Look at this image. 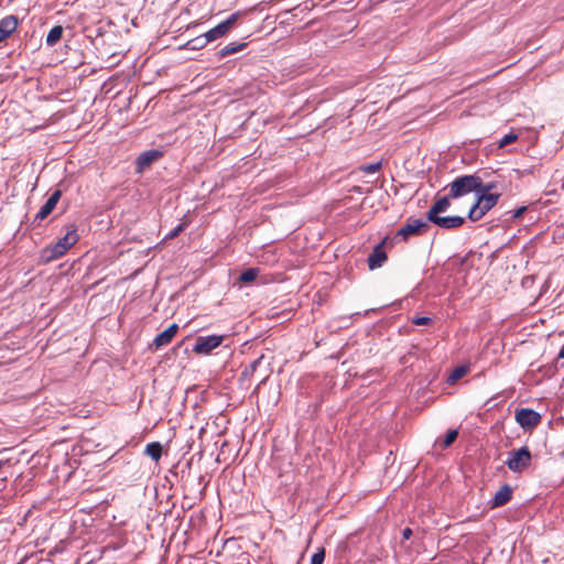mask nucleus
I'll list each match as a JSON object with an SVG mask.
<instances>
[{
	"mask_svg": "<svg viewBox=\"0 0 564 564\" xmlns=\"http://www.w3.org/2000/svg\"><path fill=\"white\" fill-rule=\"evenodd\" d=\"M427 228L429 225L425 220L420 218H409L406 224L398 230L397 235L408 238L410 236L424 232Z\"/></svg>",
	"mask_w": 564,
	"mask_h": 564,
	"instance_id": "0eeeda50",
	"label": "nucleus"
},
{
	"mask_svg": "<svg viewBox=\"0 0 564 564\" xmlns=\"http://www.w3.org/2000/svg\"><path fill=\"white\" fill-rule=\"evenodd\" d=\"M238 18V12L230 14L226 20L207 31L203 36H198L197 41L202 42V44H207L208 42L223 37L234 28Z\"/></svg>",
	"mask_w": 564,
	"mask_h": 564,
	"instance_id": "20e7f679",
	"label": "nucleus"
},
{
	"mask_svg": "<svg viewBox=\"0 0 564 564\" xmlns=\"http://www.w3.org/2000/svg\"><path fill=\"white\" fill-rule=\"evenodd\" d=\"M430 322H431V318L426 317V316L415 317L412 319V323L416 326L427 325Z\"/></svg>",
	"mask_w": 564,
	"mask_h": 564,
	"instance_id": "c756f323",
	"label": "nucleus"
},
{
	"mask_svg": "<svg viewBox=\"0 0 564 564\" xmlns=\"http://www.w3.org/2000/svg\"><path fill=\"white\" fill-rule=\"evenodd\" d=\"M514 419L521 429L532 431L541 423L542 416L532 409L521 408L516 411Z\"/></svg>",
	"mask_w": 564,
	"mask_h": 564,
	"instance_id": "39448f33",
	"label": "nucleus"
},
{
	"mask_svg": "<svg viewBox=\"0 0 564 564\" xmlns=\"http://www.w3.org/2000/svg\"><path fill=\"white\" fill-rule=\"evenodd\" d=\"M324 558H325V553L324 551H318L316 553H314L311 557V564H323L324 562Z\"/></svg>",
	"mask_w": 564,
	"mask_h": 564,
	"instance_id": "c85d7f7f",
	"label": "nucleus"
},
{
	"mask_svg": "<svg viewBox=\"0 0 564 564\" xmlns=\"http://www.w3.org/2000/svg\"><path fill=\"white\" fill-rule=\"evenodd\" d=\"M558 358H563L564 359V345L562 346L560 352H558Z\"/></svg>",
	"mask_w": 564,
	"mask_h": 564,
	"instance_id": "72a5a7b5",
	"label": "nucleus"
},
{
	"mask_svg": "<svg viewBox=\"0 0 564 564\" xmlns=\"http://www.w3.org/2000/svg\"><path fill=\"white\" fill-rule=\"evenodd\" d=\"M246 47V43H229L217 52L219 58H224L228 55L238 53Z\"/></svg>",
	"mask_w": 564,
	"mask_h": 564,
	"instance_id": "a211bd4d",
	"label": "nucleus"
},
{
	"mask_svg": "<svg viewBox=\"0 0 564 564\" xmlns=\"http://www.w3.org/2000/svg\"><path fill=\"white\" fill-rule=\"evenodd\" d=\"M67 250H65V248H63L62 245L55 242L43 250V258L45 259V261H53L64 256Z\"/></svg>",
	"mask_w": 564,
	"mask_h": 564,
	"instance_id": "dca6fc26",
	"label": "nucleus"
},
{
	"mask_svg": "<svg viewBox=\"0 0 564 564\" xmlns=\"http://www.w3.org/2000/svg\"><path fill=\"white\" fill-rule=\"evenodd\" d=\"M480 186V176L478 174H468L456 177L447 185L449 197L452 199L460 198L470 193L477 194Z\"/></svg>",
	"mask_w": 564,
	"mask_h": 564,
	"instance_id": "f257e3e1",
	"label": "nucleus"
},
{
	"mask_svg": "<svg viewBox=\"0 0 564 564\" xmlns=\"http://www.w3.org/2000/svg\"><path fill=\"white\" fill-rule=\"evenodd\" d=\"M381 162H375L367 165L361 166V171L368 174H373L380 171L381 169Z\"/></svg>",
	"mask_w": 564,
	"mask_h": 564,
	"instance_id": "393cba45",
	"label": "nucleus"
},
{
	"mask_svg": "<svg viewBox=\"0 0 564 564\" xmlns=\"http://www.w3.org/2000/svg\"><path fill=\"white\" fill-rule=\"evenodd\" d=\"M411 534H412V531H411V529H410V528H405V529L403 530V538H404V539H409V538L411 536Z\"/></svg>",
	"mask_w": 564,
	"mask_h": 564,
	"instance_id": "473e14b6",
	"label": "nucleus"
},
{
	"mask_svg": "<svg viewBox=\"0 0 564 564\" xmlns=\"http://www.w3.org/2000/svg\"><path fill=\"white\" fill-rule=\"evenodd\" d=\"M79 239L75 225L67 227L66 234L57 240L58 245H62L65 250H69Z\"/></svg>",
	"mask_w": 564,
	"mask_h": 564,
	"instance_id": "4468645a",
	"label": "nucleus"
},
{
	"mask_svg": "<svg viewBox=\"0 0 564 564\" xmlns=\"http://www.w3.org/2000/svg\"><path fill=\"white\" fill-rule=\"evenodd\" d=\"M457 435H458V432L456 430H449L446 433V436L443 442V446L448 447L449 445H452L456 441Z\"/></svg>",
	"mask_w": 564,
	"mask_h": 564,
	"instance_id": "a878e982",
	"label": "nucleus"
},
{
	"mask_svg": "<svg viewBox=\"0 0 564 564\" xmlns=\"http://www.w3.org/2000/svg\"><path fill=\"white\" fill-rule=\"evenodd\" d=\"M258 274H259V269L249 268L240 274L239 281H241L243 283L252 282L257 279Z\"/></svg>",
	"mask_w": 564,
	"mask_h": 564,
	"instance_id": "412c9836",
	"label": "nucleus"
},
{
	"mask_svg": "<svg viewBox=\"0 0 564 564\" xmlns=\"http://www.w3.org/2000/svg\"><path fill=\"white\" fill-rule=\"evenodd\" d=\"M61 196L62 192L59 189L53 192L48 199L45 202V204L40 208V210L35 215V220H44L53 212Z\"/></svg>",
	"mask_w": 564,
	"mask_h": 564,
	"instance_id": "1a4fd4ad",
	"label": "nucleus"
},
{
	"mask_svg": "<svg viewBox=\"0 0 564 564\" xmlns=\"http://www.w3.org/2000/svg\"><path fill=\"white\" fill-rule=\"evenodd\" d=\"M18 25L19 21L15 15H7L2 18L0 20V43L15 32Z\"/></svg>",
	"mask_w": 564,
	"mask_h": 564,
	"instance_id": "9d476101",
	"label": "nucleus"
},
{
	"mask_svg": "<svg viewBox=\"0 0 564 564\" xmlns=\"http://www.w3.org/2000/svg\"><path fill=\"white\" fill-rule=\"evenodd\" d=\"M501 194H476L475 203L470 206L468 218L471 221L480 220L491 208H494Z\"/></svg>",
	"mask_w": 564,
	"mask_h": 564,
	"instance_id": "f03ea898",
	"label": "nucleus"
},
{
	"mask_svg": "<svg viewBox=\"0 0 564 564\" xmlns=\"http://www.w3.org/2000/svg\"><path fill=\"white\" fill-rule=\"evenodd\" d=\"M518 138V135L513 132H510V133H507L505 134L499 141H498V145L499 148H503L510 143H512L513 141H516Z\"/></svg>",
	"mask_w": 564,
	"mask_h": 564,
	"instance_id": "b1692460",
	"label": "nucleus"
},
{
	"mask_svg": "<svg viewBox=\"0 0 564 564\" xmlns=\"http://www.w3.org/2000/svg\"><path fill=\"white\" fill-rule=\"evenodd\" d=\"M188 45L192 47V48H202L204 47L206 44H202V42L197 41V37L189 41L188 42Z\"/></svg>",
	"mask_w": 564,
	"mask_h": 564,
	"instance_id": "2f4dec72",
	"label": "nucleus"
},
{
	"mask_svg": "<svg viewBox=\"0 0 564 564\" xmlns=\"http://www.w3.org/2000/svg\"><path fill=\"white\" fill-rule=\"evenodd\" d=\"M178 326L176 324L170 325L165 330L160 333L153 340L155 348L167 345L176 335Z\"/></svg>",
	"mask_w": 564,
	"mask_h": 564,
	"instance_id": "ddd939ff",
	"label": "nucleus"
},
{
	"mask_svg": "<svg viewBox=\"0 0 564 564\" xmlns=\"http://www.w3.org/2000/svg\"><path fill=\"white\" fill-rule=\"evenodd\" d=\"M185 229V224L182 223L177 225L174 229H172L170 232L165 235V240H171L176 238L183 230Z\"/></svg>",
	"mask_w": 564,
	"mask_h": 564,
	"instance_id": "bb28decb",
	"label": "nucleus"
},
{
	"mask_svg": "<svg viewBox=\"0 0 564 564\" xmlns=\"http://www.w3.org/2000/svg\"><path fill=\"white\" fill-rule=\"evenodd\" d=\"M497 188L496 182H484L480 177V186L477 188V194H497L494 189Z\"/></svg>",
	"mask_w": 564,
	"mask_h": 564,
	"instance_id": "4be33fe9",
	"label": "nucleus"
},
{
	"mask_svg": "<svg viewBox=\"0 0 564 564\" xmlns=\"http://www.w3.org/2000/svg\"><path fill=\"white\" fill-rule=\"evenodd\" d=\"M224 336L209 335L199 336L193 347L196 354L207 355L223 343Z\"/></svg>",
	"mask_w": 564,
	"mask_h": 564,
	"instance_id": "423d86ee",
	"label": "nucleus"
},
{
	"mask_svg": "<svg viewBox=\"0 0 564 564\" xmlns=\"http://www.w3.org/2000/svg\"><path fill=\"white\" fill-rule=\"evenodd\" d=\"M525 210H527V207H525V206H522V207H520V208H518V209L513 210V212H512V218H514V219H516V218H520V217L524 214V212H525Z\"/></svg>",
	"mask_w": 564,
	"mask_h": 564,
	"instance_id": "7c9ffc66",
	"label": "nucleus"
},
{
	"mask_svg": "<svg viewBox=\"0 0 564 564\" xmlns=\"http://www.w3.org/2000/svg\"><path fill=\"white\" fill-rule=\"evenodd\" d=\"M263 359V356L259 357L258 359L253 360L249 367H247L243 371L245 375H250V373H253L257 369V367L261 364Z\"/></svg>",
	"mask_w": 564,
	"mask_h": 564,
	"instance_id": "cd10ccee",
	"label": "nucleus"
},
{
	"mask_svg": "<svg viewBox=\"0 0 564 564\" xmlns=\"http://www.w3.org/2000/svg\"><path fill=\"white\" fill-rule=\"evenodd\" d=\"M512 497V489L509 485H503L500 487V489L496 492L492 500L494 507H501L510 501Z\"/></svg>",
	"mask_w": 564,
	"mask_h": 564,
	"instance_id": "2eb2a0df",
	"label": "nucleus"
},
{
	"mask_svg": "<svg viewBox=\"0 0 564 564\" xmlns=\"http://www.w3.org/2000/svg\"><path fill=\"white\" fill-rule=\"evenodd\" d=\"M451 199L452 198L449 197V194L447 196L437 198L427 210L426 219H432L440 216L441 213L446 212L451 207Z\"/></svg>",
	"mask_w": 564,
	"mask_h": 564,
	"instance_id": "9b49d317",
	"label": "nucleus"
},
{
	"mask_svg": "<svg viewBox=\"0 0 564 564\" xmlns=\"http://www.w3.org/2000/svg\"><path fill=\"white\" fill-rule=\"evenodd\" d=\"M532 462V455L530 449L527 446H522L517 451H511L508 454V458L506 460V465L513 473H522L524 471Z\"/></svg>",
	"mask_w": 564,
	"mask_h": 564,
	"instance_id": "7ed1b4c3",
	"label": "nucleus"
},
{
	"mask_svg": "<svg viewBox=\"0 0 564 564\" xmlns=\"http://www.w3.org/2000/svg\"><path fill=\"white\" fill-rule=\"evenodd\" d=\"M387 260V253L382 248V243L377 245L368 258V265L370 270L380 268Z\"/></svg>",
	"mask_w": 564,
	"mask_h": 564,
	"instance_id": "f8f14e48",
	"label": "nucleus"
},
{
	"mask_svg": "<svg viewBox=\"0 0 564 564\" xmlns=\"http://www.w3.org/2000/svg\"><path fill=\"white\" fill-rule=\"evenodd\" d=\"M159 156L158 151H147L139 155L137 159L138 170L142 171L147 166H149L156 158Z\"/></svg>",
	"mask_w": 564,
	"mask_h": 564,
	"instance_id": "f3484780",
	"label": "nucleus"
},
{
	"mask_svg": "<svg viewBox=\"0 0 564 564\" xmlns=\"http://www.w3.org/2000/svg\"><path fill=\"white\" fill-rule=\"evenodd\" d=\"M145 454L158 462L162 456V445L159 442L149 443L145 446Z\"/></svg>",
	"mask_w": 564,
	"mask_h": 564,
	"instance_id": "aec40b11",
	"label": "nucleus"
},
{
	"mask_svg": "<svg viewBox=\"0 0 564 564\" xmlns=\"http://www.w3.org/2000/svg\"><path fill=\"white\" fill-rule=\"evenodd\" d=\"M429 221L442 229H456L464 225L465 218L460 216H437L429 219Z\"/></svg>",
	"mask_w": 564,
	"mask_h": 564,
	"instance_id": "6e6552de",
	"label": "nucleus"
},
{
	"mask_svg": "<svg viewBox=\"0 0 564 564\" xmlns=\"http://www.w3.org/2000/svg\"><path fill=\"white\" fill-rule=\"evenodd\" d=\"M64 29L62 25H55L53 26L47 36H46V45L47 46H54L63 36Z\"/></svg>",
	"mask_w": 564,
	"mask_h": 564,
	"instance_id": "6ab92c4d",
	"label": "nucleus"
},
{
	"mask_svg": "<svg viewBox=\"0 0 564 564\" xmlns=\"http://www.w3.org/2000/svg\"><path fill=\"white\" fill-rule=\"evenodd\" d=\"M467 372V369L465 367H457L453 370L451 376L448 377V381L451 383L456 382L458 379L463 378Z\"/></svg>",
	"mask_w": 564,
	"mask_h": 564,
	"instance_id": "5701e85b",
	"label": "nucleus"
}]
</instances>
